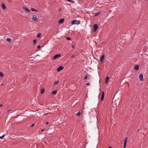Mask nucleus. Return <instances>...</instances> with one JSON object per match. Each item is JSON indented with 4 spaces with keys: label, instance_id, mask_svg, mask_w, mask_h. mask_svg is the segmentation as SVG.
<instances>
[{
    "label": "nucleus",
    "instance_id": "obj_1",
    "mask_svg": "<svg viewBox=\"0 0 148 148\" xmlns=\"http://www.w3.org/2000/svg\"><path fill=\"white\" fill-rule=\"evenodd\" d=\"M80 22L79 20H73L71 22V24L73 25L75 24L78 25L80 24Z\"/></svg>",
    "mask_w": 148,
    "mask_h": 148
},
{
    "label": "nucleus",
    "instance_id": "obj_2",
    "mask_svg": "<svg viewBox=\"0 0 148 148\" xmlns=\"http://www.w3.org/2000/svg\"><path fill=\"white\" fill-rule=\"evenodd\" d=\"M32 20L36 22H37L38 21V19L37 17V16L36 15L33 16Z\"/></svg>",
    "mask_w": 148,
    "mask_h": 148
},
{
    "label": "nucleus",
    "instance_id": "obj_3",
    "mask_svg": "<svg viewBox=\"0 0 148 148\" xmlns=\"http://www.w3.org/2000/svg\"><path fill=\"white\" fill-rule=\"evenodd\" d=\"M22 8L23 9L25 10L26 12L28 13H29L30 12V10L27 7L23 6Z\"/></svg>",
    "mask_w": 148,
    "mask_h": 148
},
{
    "label": "nucleus",
    "instance_id": "obj_4",
    "mask_svg": "<svg viewBox=\"0 0 148 148\" xmlns=\"http://www.w3.org/2000/svg\"><path fill=\"white\" fill-rule=\"evenodd\" d=\"M64 67L62 66H59L57 69V71L58 72H60L63 69Z\"/></svg>",
    "mask_w": 148,
    "mask_h": 148
},
{
    "label": "nucleus",
    "instance_id": "obj_5",
    "mask_svg": "<svg viewBox=\"0 0 148 148\" xmlns=\"http://www.w3.org/2000/svg\"><path fill=\"white\" fill-rule=\"evenodd\" d=\"M140 79L141 81H143L144 80L143 75L142 73H141L139 75Z\"/></svg>",
    "mask_w": 148,
    "mask_h": 148
},
{
    "label": "nucleus",
    "instance_id": "obj_6",
    "mask_svg": "<svg viewBox=\"0 0 148 148\" xmlns=\"http://www.w3.org/2000/svg\"><path fill=\"white\" fill-rule=\"evenodd\" d=\"M105 56V54H103L100 58V60L101 62H103Z\"/></svg>",
    "mask_w": 148,
    "mask_h": 148
},
{
    "label": "nucleus",
    "instance_id": "obj_7",
    "mask_svg": "<svg viewBox=\"0 0 148 148\" xmlns=\"http://www.w3.org/2000/svg\"><path fill=\"white\" fill-rule=\"evenodd\" d=\"M127 140V137H126L125 140H124V145L123 147V148H125L126 147Z\"/></svg>",
    "mask_w": 148,
    "mask_h": 148
},
{
    "label": "nucleus",
    "instance_id": "obj_8",
    "mask_svg": "<svg viewBox=\"0 0 148 148\" xmlns=\"http://www.w3.org/2000/svg\"><path fill=\"white\" fill-rule=\"evenodd\" d=\"M61 56V55L60 54H57L55 55L53 57V59H55L57 58L58 57H60Z\"/></svg>",
    "mask_w": 148,
    "mask_h": 148
},
{
    "label": "nucleus",
    "instance_id": "obj_9",
    "mask_svg": "<svg viewBox=\"0 0 148 148\" xmlns=\"http://www.w3.org/2000/svg\"><path fill=\"white\" fill-rule=\"evenodd\" d=\"M98 28V25L97 24H95L94 25V31H95Z\"/></svg>",
    "mask_w": 148,
    "mask_h": 148
},
{
    "label": "nucleus",
    "instance_id": "obj_10",
    "mask_svg": "<svg viewBox=\"0 0 148 148\" xmlns=\"http://www.w3.org/2000/svg\"><path fill=\"white\" fill-rule=\"evenodd\" d=\"M139 68V66L138 64L135 65L134 67V69L136 70H138Z\"/></svg>",
    "mask_w": 148,
    "mask_h": 148
},
{
    "label": "nucleus",
    "instance_id": "obj_11",
    "mask_svg": "<svg viewBox=\"0 0 148 148\" xmlns=\"http://www.w3.org/2000/svg\"><path fill=\"white\" fill-rule=\"evenodd\" d=\"M104 96V92H102L101 96V101H102L103 99Z\"/></svg>",
    "mask_w": 148,
    "mask_h": 148
},
{
    "label": "nucleus",
    "instance_id": "obj_12",
    "mask_svg": "<svg viewBox=\"0 0 148 148\" xmlns=\"http://www.w3.org/2000/svg\"><path fill=\"white\" fill-rule=\"evenodd\" d=\"M64 21V19L62 18L60 19L58 21V23L59 24L62 23Z\"/></svg>",
    "mask_w": 148,
    "mask_h": 148
},
{
    "label": "nucleus",
    "instance_id": "obj_13",
    "mask_svg": "<svg viewBox=\"0 0 148 148\" xmlns=\"http://www.w3.org/2000/svg\"><path fill=\"white\" fill-rule=\"evenodd\" d=\"M1 6L4 10H5L6 8V7L5 4L4 3L1 4Z\"/></svg>",
    "mask_w": 148,
    "mask_h": 148
},
{
    "label": "nucleus",
    "instance_id": "obj_14",
    "mask_svg": "<svg viewBox=\"0 0 148 148\" xmlns=\"http://www.w3.org/2000/svg\"><path fill=\"white\" fill-rule=\"evenodd\" d=\"M109 77H107L106 79L105 80V83L106 84H107L108 83V82L109 80Z\"/></svg>",
    "mask_w": 148,
    "mask_h": 148
},
{
    "label": "nucleus",
    "instance_id": "obj_15",
    "mask_svg": "<svg viewBox=\"0 0 148 148\" xmlns=\"http://www.w3.org/2000/svg\"><path fill=\"white\" fill-rule=\"evenodd\" d=\"M6 41L9 42H10L11 41V39L10 38H7L6 39Z\"/></svg>",
    "mask_w": 148,
    "mask_h": 148
},
{
    "label": "nucleus",
    "instance_id": "obj_16",
    "mask_svg": "<svg viewBox=\"0 0 148 148\" xmlns=\"http://www.w3.org/2000/svg\"><path fill=\"white\" fill-rule=\"evenodd\" d=\"M4 75L3 73L0 71V76L2 77H4Z\"/></svg>",
    "mask_w": 148,
    "mask_h": 148
},
{
    "label": "nucleus",
    "instance_id": "obj_17",
    "mask_svg": "<svg viewBox=\"0 0 148 148\" xmlns=\"http://www.w3.org/2000/svg\"><path fill=\"white\" fill-rule=\"evenodd\" d=\"M57 92V90H54V91H53L52 92V94H53V95H55V94H56Z\"/></svg>",
    "mask_w": 148,
    "mask_h": 148
},
{
    "label": "nucleus",
    "instance_id": "obj_18",
    "mask_svg": "<svg viewBox=\"0 0 148 148\" xmlns=\"http://www.w3.org/2000/svg\"><path fill=\"white\" fill-rule=\"evenodd\" d=\"M44 91H45V89L43 88H42L41 90L40 93L41 94H43L44 93Z\"/></svg>",
    "mask_w": 148,
    "mask_h": 148
},
{
    "label": "nucleus",
    "instance_id": "obj_19",
    "mask_svg": "<svg viewBox=\"0 0 148 148\" xmlns=\"http://www.w3.org/2000/svg\"><path fill=\"white\" fill-rule=\"evenodd\" d=\"M31 10L33 11V12H37V10H35V9H34V8H32L31 9Z\"/></svg>",
    "mask_w": 148,
    "mask_h": 148
},
{
    "label": "nucleus",
    "instance_id": "obj_20",
    "mask_svg": "<svg viewBox=\"0 0 148 148\" xmlns=\"http://www.w3.org/2000/svg\"><path fill=\"white\" fill-rule=\"evenodd\" d=\"M100 14V13L99 12H98L97 13H96L95 14V16H98Z\"/></svg>",
    "mask_w": 148,
    "mask_h": 148
},
{
    "label": "nucleus",
    "instance_id": "obj_21",
    "mask_svg": "<svg viewBox=\"0 0 148 148\" xmlns=\"http://www.w3.org/2000/svg\"><path fill=\"white\" fill-rule=\"evenodd\" d=\"M59 82V81L58 80L54 82V83L55 85L57 84Z\"/></svg>",
    "mask_w": 148,
    "mask_h": 148
},
{
    "label": "nucleus",
    "instance_id": "obj_22",
    "mask_svg": "<svg viewBox=\"0 0 148 148\" xmlns=\"http://www.w3.org/2000/svg\"><path fill=\"white\" fill-rule=\"evenodd\" d=\"M41 34L40 33H38L37 34V37L38 38H39L41 36Z\"/></svg>",
    "mask_w": 148,
    "mask_h": 148
},
{
    "label": "nucleus",
    "instance_id": "obj_23",
    "mask_svg": "<svg viewBox=\"0 0 148 148\" xmlns=\"http://www.w3.org/2000/svg\"><path fill=\"white\" fill-rule=\"evenodd\" d=\"M66 1H71L72 3H74V1H72V0H66Z\"/></svg>",
    "mask_w": 148,
    "mask_h": 148
},
{
    "label": "nucleus",
    "instance_id": "obj_24",
    "mask_svg": "<svg viewBox=\"0 0 148 148\" xmlns=\"http://www.w3.org/2000/svg\"><path fill=\"white\" fill-rule=\"evenodd\" d=\"M5 134L3 135L2 136L0 137V139H2L3 138V137H4Z\"/></svg>",
    "mask_w": 148,
    "mask_h": 148
},
{
    "label": "nucleus",
    "instance_id": "obj_25",
    "mask_svg": "<svg viewBox=\"0 0 148 148\" xmlns=\"http://www.w3.org/2000/svg\"><path fill=\"white\" fill-rule=\"evenodd\" d=\"M36 40L35 39L33 41V42L34 44H35L36 43Z\"/></svg>",
    "mask_w": 148,
    "mask_h": 148
},
{
    "label": "nucleus",
    "instance_id": "obj_26",
    "mask_svg": "<svg viewBox=\"0 0 148 148\" xmlns=\"http://www.w3.org/2000/svg\"><path fill=\"white\" fill-rule=\"evenodd\" d=\"M66 38L67 40H70L71 39V38L69 37H66Z\"/></svg>",
    "mask_w": 148,
    "mask_h": 148
},
{
    "label": "nucleus",
    "instance_id": "obj_27",
    "mask_svg": "<svg viewBox=\"0 0 148 148\" xmlns=\"http://www.w3.org/2000/svg\"><path fill=\"white\" fill-rule=\"evenodd\" d=\"M76 115H77V116H80V112H78L77 113V114Z\"/></svg>",
    "mask_w": 148,
    "mask_h": 148
},
{
    "label": "nucleus",
    "instance_id": "obj_28",
    "mask_svg": "<svg viewBox=\"0 0 148 148\" xmlns=\"http://www.w3.org/2000/svg\"><path fill=\"white\" fill-rule=\"evenodd\" d=\"M87 76L86 75L85 77L84 78V79L85 80V79H87Z\"/></svg>",
    "mask_w": 148,
    "mask_h": 148
},
{
    "label": "nucleus",
    "instance_id": "obj_29",
    "mask_svg": "<svg viewBox=\"0 0 148 148\" xmlns=\"http://www.w3.org/2000/svg\"><path fill=\"white\" fill-rule=\"evenodd\" d=\"M90 83H86V85L87 86H89V85H90Z\"/></svg>",
    "mask_w": 148,
    "mask_h": 148
},
{
    "label": "nucleus",
    "instance_id": "obj_30",
    "mask_svg": "<svg viewBox=\"0 0 148 148\" xmlns=\"http://www.w3.org/2000/svg\"><path fill=\"white\" fill-rule=\"evenodd\" d=\"M40 45H39L38 46L37 48L38 49H39V48H40Z\"/></svg>",
    "mask_w": 148,
    "mask_h": 148
},
{
    "label": "nucleus",
    "instance_id": "obj_31",
    "mask_svg": "<svg viewBox=\"0 0 148 148\" xmlns=\"http://www.w3.org/2000/svg\"><path fill=\"white\" fill-rule=\"evenodd\" d=\"M34 124H32V125H31V127H33V126H34Z\"/></svg>",
    "mask_w": 148,
    "mask_h": 148
},
{
    "label": "nucleus",
    "instance_id": "obj_32",
    "mask_svg": "<svg viewBox=\"0 0 148 148\" xmlns=\"http://www.w3.org/2000/svg\"><path fill=\"white\" fill-rule=\"evenodd\" d=\"M45 130V129H42V130H41V131L42 132H43V131H44V130Z\"/></svg>",
    "mask_w": 148,
    "mask_h": 148
},
{
    "label": "nucleus",
    "instance_id": "obj_33",
    "mask_svg": "<svg viewBox=\"0 0 148 148\" xmlns=\"http://www.w3.org/2000/svg\"><path fill=\"white\" fill-rule=\"evenodd\" d=\"M48 114H49V113H47L45 114L44 115H45V116H46V115H47Z\"/></svg>",
    "mask_w": 148,
    "mask_h": 148
},
{
    "label": "nucleus",
    "instance_id": "obj_34",
    "mask_svg": "<svg viewBox=\"0 0 148 148\" xmlns=\"http://www.w3.org/2000/svg\"><path fill=\"white\" fill-rule=\"evenodd\" d=\"M72 47L73 48H74V46L73 45H72Z\"/></svg>",
    "mask_w": 148,
    "mask_h": 148
},
{
    "label": "nucleus",
    "instance_id": "obj_35",
    "mask_svg": "<svg viewBox=\"0 0 148 148\" xmlns=\"http://www.w3.org/2000/svg\"><path fill=\"white\" fill-rule=\"evenodd\" d=\"M45 123H46V124H48V122H46Z\"/></svg>",
    "mask_w": 148,
    "mask_h": 148
},
{
    "label": "nucleus",
    "instance_id": "obj_36",
    "mask_svg": "<svg viewBox=\"0 0 148 148\" xmlns=\"http://www.w3.org/2000/svg\"><path fill=\"white\" fill-rule=\"evenodd\" d=\"M0 107H2L3 106V105L2 104H0Z\"/></svg>",
    "mask_w": 148,
    "mask_h": 148
},
{
    "label": "nucleus",
    "instance_id": "obj_37",
    "mask_svg": "<svg viewBox=\"0 0 148 148\" xmlns=\"http://www.w3.org/2000/svg\"><path fill=\"white\" fill-rule=\"evenodd\" d=\"M3 84H1V86H3Z\"/></svg>",
    "mask_w": 148,
    "mask_h": 148
},
{
    "label": "nucleus",
    "instance_id": "obj_38",
    "mask_svg": "<svg viewBox=\"0 0 148 148\" xmlns=\"http://www.w3.org/2000/svg\"><path fill=\"white\" fill-rule=\"evenodd\" d=\"M139 130L138 129L137 130V132H138L139 131Z\"/></svg>",
    "mask_w": 148,
    "mask_h": 148
},
{
    "label": "nucleus",
    "instance_id": "obj_39",
    "mask_svg": "<svg viewBox=\"0 0 148 148\" xmlns=\"http://www.w3.org/2000/svg\"><path fill=\"white\" fill-rule=\"evenodd\" d=\"M109 148H112V147H110V146L109 147Z\"/></svg>",
    "mask_w": 148,
    "mask_h": 148
},
{
    "label": "nucleus",
    "instance_id": "obj_40",
    "mask_svg": "<svg viewBox=\"0 0 148 148\" xmlns=\"http://www.w3.org/2000/svg\"><path fill=\"white\" fill-rule=\"evenodd\" d=\"M49 113V114H51V113Z\"/></svg>",
    "mask_w": 148,
    "mask_h": 148
},
{
    "label": "nucleus",
    "instance_id": "obj_41",
    "mask_svg": "<svg viewBox=\"0 0 148 148\" xmlns=\"http://www.w3.org/2000/svg\"><path fill=\"white\" fill-rule=\"evenodd\" d=\"M73 57V56H72V57Z\"/></svg>",
    "mask_w": 148,
    "mask_h": 148
}]
</instances>
